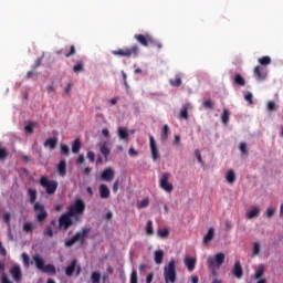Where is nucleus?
Listing matches in <instances>:
<instances>
[{
    "instance_id": "obj_1",
    "label": "nucleus",
    "mask_w": 283,
    "mask_h": 283,
    "mask_svg": "<svg viewBox=\"0 0 283 283\" xmlns=\"http://www.w3.org/2000/svg\"><path fill=\"white\" fill-rule=\"evenodd\" d=\"M85 200L77 198L74 203L69 207L67 212L76 220V222H81V216L85 213Z\"/></svg>"
},
{
    "instance_id": "obj_2",
    "label": "nucleus",
    "mask_w": 283,
    "mask_h": 283,
    "mask_svg": "<svg viewBox=\"0 0 283 283\" xmlns=\"http://www.w3.org/2000/svg\"><path fill=\"white\" fill-rule=\"evenodd\" d=\"M91 232H92L91 227L82 228V231L76 232L71 239L65 241L64 243L65 247L66 248L74 247L76 242H81V244H85V238H87V235H90Z\"/></svg>"
},
{
    "instance_id": "obj_3",
    "label": "nucleus",
    "mask_w": 283,
    "mask_h": 283,
    "mask_svg": "<svg viewBox=\"0 0 283 283\" xmlns=\"http://www.w3.org/2000/svg\"><path fill=\"white\" fill-rule=\"evenodd\" d=\"M112 54L114 56H124V59H136L140 54V48L138 44H134L130 48L114 50Z\"/></svg>"
},
{
    "instance_id": "obj_4",
    "label": "nucleus",
    "mask_w": 283,
    "mask_h": 283,
    "mask_svg": "<svg viewBox=\"0 0 283 283\" xmlns=\"http://www.w3.org/2000/svg\"><path fill=\"white\" fill-rule=\"evenodd\" d=\"M39 182L41 187L45 189L48 196H54V193H56V189H59V181L50 180L45 176H42Z\"/></svg>"
},
{
    "instance_id": "obj_5",
    "label": "nucleus",
    "mask_w": 283,
    "mask_h": 283,
    "mask_svg": "<svg viewBox=\"0 0 283 283\" xmlns=\"http://www.w3.org/2000/svg\"><path fill=\"white\" fill-rule=\"evenodd\" d=\"M164 277L166 283H176V261L171 260L164 269Z\"/></svg>"
},
{
    "instance_id": "obj_6",
    "label": "nucleus",
    "mask_w": 283,
    "mask_h": 283,
    "mask_svg": "<svg viewBox=\"0 0 283 283\" xmlns=\"http://www.w3.org/2000/svg\"><path fill=\"white\" fill-rule=\"evenodd\" d=\"M224 253L219 252L214 256L208 258V265L210 269H219L222 264H224Z\"/></svg>"
},
{
    "instance_id": "obj_7",
    "label": "nucleus",
    "mask_w": 283,
    "mask_h": 283,
    "mask_svg": "<svg viewBox=\"0 0 283 283\" xmlns=\"http://www.w3.org/2000/svg\"><path fill=\"white\" fill-rule=\"evenodd\" d=\"M169 178H171V174L164 172L161 178L159 179L160 189L167 191V193H171V191H174V185L169 182Z\"/></svg>"
},
{
    "instance_id": "obj_8",
    "label": "nucleus",
    "mask_w": 283,
    "mask_h": 283,
    "mask_svg": "<svg viewBox=\"0 0 283 283\" xmlns=\"http://www.w3.org/2000/svg\"><path fill=\"white\" fill-rule=\"evenodd\" d=\"M72 218L74 217L70 212L63 213L59 219L60 229H64V231H67L69 228L74 224Z\"/></svg>"
},
{
    "instance_id": "obj_9",
    "label": "nucleus",
    "mask_w": 283,
    "mask_h": 283,
    "mask_svg": "<svg viewBox=\"0 0 283 283\" xmlns=\"http://www.w3.org/2000/svg\"><path fill=\"white\" fill-rule=\"evenodd\" d=\"M74 271H76V275H81V265H78V261L76 259H73L70 265L66 266L65 275H67V277H72L74 275Z\"/></svg>"
},
{
    "instance_id": "obj_10",
    "label": "nucleus",
    "mask_w": 283,
    "mask_h": 283,
    "mask_svg": "<svg viewBox=\"0 0 283 283\" xmlns=\"http://www.w3.org/2000/svg\"><path fill=\"white\" fill-rule=\"evenodd\" d=\"M34 211H39L36 214L38 222H44L45 218H48V211H45V206L43 203H34L33 206Z\"/></svg>"
},
{
    "instance_id": "obj_11",
    "label": "nucleus",
    "mask_w": 283,
    "mask_h": 283,
    "mask_svg": "<svg viewBox=\"0 0 283 283\" xmlns=\"http://www.w3.org/2000/svg\"><path fill=\"white\" fill-rule=\"evenodd\" d=\"M149 143H150V154L153 160H158L160 158V153L158 151V146H156V139L154 136L149 135Z\"/></svg>"
},
{
    "instance_id": "obj_12",
    "label": "nucleus",
    "mask_w": 283,
    "mask_h": 283,
    "mask_svg": "<svg viewBox=\"0 0 283 283\" xmlns=\"http://www.w3.org/2000/svg\"><path fill=\"white\" fill-rule=\"evenodd\" d=\"M114 176H115L114 168L108 167L103 170L101 178L102 180H105V182H112L114 180Z\"/></svg>"
},
{
    "instance_id": "obj_13",
    "label": "nucleus",
    "mask_w": 283,
    "mask_h": 283,
    "mask_svg": "<svg viewBox=\"0 0 283 283\" xmlns=\"http://www.w3.org/2000/svg\"><path fill=\"white\" fill-rule=\"evenodd\" d=\"M232 273L238 280H241L242 275H244V270L242 269L240 261H235Z\"/></svg>"
},
{
    "instance_id": "obj_14",
    "label": "nucleus",
    "mask_w": 283,
    "mask_h": 283,
    "mask_svg": "<svg viewBox=\"0 0 283 283\" xmlns=\"http://www.w3.org/2000/svg\"><path fill=\"white\" fill-rule=\"evenodd\" d=\"M151 38V35L149 34H135L134 39H136L140 45H144V48H148L149 46V39Z\"/></svg>"
},
{
    "instance_id": "obj_15",
    "label": "nucleus",
    "mask_w": 283,
    "mask_h": 283,
    "mask_svg": "<svg viewBox=\"0 0 283 283\" xmlns=\"http://www.w3.org/2000/svg\"><path fill=\"white\" fill-rule=\"evenodd\" d=\"M32 260L35 263L36 269H39V271H43V268L45 266V260L42 259V256L39 254L33 255Z\"/></svg>"
},
{
    "instance_id": "obj_16",
    "label": "nucleus",
    "mask_w": 283,
    "mask_h": 283,
    "mask_svg": "<svg viewBox=\"0 0 283 283\" xmlns=\"http://www.w3.org/2000/svg\"><path fill=\"white\" fill-rule=\"evenodd\" d=\"M109 196H111V192L107 185H104V184L99 185V198H102V200H107Z\"/></svg>"
},
{
    "instance_id": "obj_17",
    "label": "nucleus",
    "mask_w": 283,
    "mask_h": 283,
    "mask_svg": "<svg viewBox=\"0 0 283 283\" xmlns=\"http://www.w3.org/2000/svg\"><path fill=\"white\" fill-rule=\"evenodd\" d=\"M254 76L256 81H264V78H266V73H264V69L262 66H255Z\"/></svg>"
},
{
    "instance_id": "obj_18",
    "label": "nucleus",
    "mask_w": 283,
    "mask_h": 283,
    "mask_svg": "<svg viewBox=\"0 0 283 283\" xmlns=\"http://www.w3.org/2000/svg\"><path fill=\"white\" fill-rule=\"evenodd\" d=\"M11 275L14 282H21V268L19 265L13 266L11 269Z\"/></svg>"
},
{
    "instance_id": "obj_19",
    "label": "nucleus",
    "mask_w": 283,
    "mask_h": 283,
    "mask_svg": "<svg viewBox=\"0 0 283 283\" xmlns=\"http://www.w3.org/2000/svg\"><path fill=\"white\" fill-rule=\"evenodd\" d=\"M216 237V230L213 228H209L207 234L203 237V244H209L211 240Z\"/></svg>"
},
{
    "instance_id": "obj_20",
    "label": "nucleus",
    "mask_w": 283,
    "mask_h": 283,
    "mask_svg": "<svg viewBox=\"0 0 283 283\" xmlns=\"http://www.w3.org/2000/svg\"><path fill=\"white\" fill-rule=\"evenodd\" d=\"M117 134L122 140H129V130H127V128L118 127Z\"/></svg>"
},
{
    "instance_id": "obj_21",
    "label": "nucleus",
    "mask_w": 283,
    "mask_h": 283,
    "mask_svg": "<svg viewBox=\"0 0 283 283\" xmlns=\"http://www.w3.org/2000/svg\"><path fill=\"white\" fill-rule=\"evenodd\" d=\"M59 144V139L56 137L49 138L44 142V147H49L52 150L56 149V145Z\"/></svg>"
},
{
    "instance_id": "obj_22",
    "label": "nucleus",
    "mask_w": 283,
    "mask_h": 283,
    "mask_svg": "<svg viewBox=\"0 0 283 283\" xmlns=\"http://www.w3.org/2000/svg\"><path fill=\"white\" fill-rule=\"evenodd\" d=\"M57 171L60 174V176H65V174H67V163L65 161V159H62L57 166Z\"/></svg>"
},
{
    "instance_id": "obj_23",
    "label": "nucleus",
    "mask_w": 283,
    "mask_h": 283,
    "mask_svg": "<svg viewBox=\"0 0 283 283\" xmlns=\"http://www.w3.org/2000/svg\"><path fill=\"white\" fill-rule=\"evenodd\" d=\"M43 273H49L50 275H56V266L54 264H46L44 268L41 270Z\"/></svg>"
},
{
    "instance_id": "obj_24",
    "label": "nucleus",
    "mask_w": 283,
    "mask_h": 283,
    "mask_svg": "<svg viewBox=\"0 0 283 283\" xmlns=\"http://www.w3.org/2000/svg\"><path fill=\"white\" fill-rule=\"evenodd\" d=\"M229 118H231V112L228 108H223L221 123H223V125H229Z\"/></svg>"
},
{
    "instance_id": "obj_25",
    "label": "nucleus",
    "mask_w": 283,
    "mask_h": 283,
    "mask_svg": "<svg viewBox=\"0 0 283 283\" xmlns=\"http://www.w3.org/2000/svg\"><path fill=\"white\" fill-rule=\"evenodd\" d=\"M185 264H186L188 271H193V269H196V259L195 258H186Z\"/></svg>"
},
{
    "instance_id": "obj_26",
    "label": "nucleus",
    "mask_w": 283,
    "mask_h": 283,
    "mask_svg": "<svg viewBox=\"0 0 283 283\" xmlns=\"http://www.w3.org/2000/svg\"><path fill=\"white\" fill-rule=\"evenodd\" d=\"M28 196H29V200L31 202V205H35L36 203V190L35 189H32V188H29L28 189Z\"/></svg>"
},
{
    "instance_id": "obj_27",
    "label": "nucleus",
    "mask_w": 283,
    "mask_h": 283,
    "mask_svg": "<svg viewBox=\"0 0 283 283\" xmlns=\"http://www.w3.org/2000/svg\"><path fill=\"white\" fill-rule=\"evenodd\" d=\"M169 83L172 87H180L182 85V77L176 75L175 78L169 80Z\"/></svg>"
},
{
    "instance_id": "obj_28",
    "label": "nucleus",
    "mask_w": 283,
    "mask_h": 283,
    "mask_svg": "<svg viewBox=\"0 0 283 283\" xmlns=\"http://www.w3.org/2000/svg\"><path fill=\"white\" fill-rule=\"evenodd\" d=\"M165 258V252L163 250L155 251V262L156 264H163V259Z\"/></svg>"
},
{
    "instance_id": "obj_29",
    "label": "nucleus",
    "mask_w": 283,
    "mask_h": 283,
    "mask_svg": "<svg viewBox=\"0 0 283 283\" xmlns=\"http://www.w3.org/2000/svg\"><path fill=\"white\" fill-rule=\"evenodd\" d=\"M226 180L230 185H233V182H235V171H233V169L228 170L227 176H226Z\"/></svg>"
},
{
    "instance_id": "obj_30",
    "label": "nucleus",
    "mask_w": 283,
    "mask_h": 283,
    "mask_svg": "<svg viewBox=\"0 0 283 283\" xmlns=\"http://www.w3.org/2000/svg\"><path fill=\"white\" fill-rule=\"evenodd\" d=\"M234 83L235 85H239V87H244V85H247V81L242 77L241 74H237L234 76Z\"/></svg>"
},
{
    "instance_id": "obj_31",
    "label": "nucleus",
    "mask_w": 283,
    "mask_h": 283,
    "mask_svg": "<svg viewBox=\"0 0 283 283\" xmlns=\"http://www.w3.org/2000/svg\"><path fill=\"white\" fill-rule=\"evenodd\" d=\"M99 151L102 156L105 157L107 160L111 154L109 147H107V143H104V145L99 147Z\"/></svg>"
},
{
    "instance_id": "obj_32",
    "label": "nucleus",
    "mask_w": 283,
    "mask_h": 283,
    "mask_svg": "<svg viewBox=\"0 0 283 283\" xmlns=\"http://www.w3.org/2000/svg\"><path fill=\"white\" fill-rule=\"evenodd\" d=\"M85 70V64L83 63V61H78L74 66H73V72H75V74H78L81 72H84Z\"/></svg>"
},
{
    "instance_id": "obj_33",
    "label": "nucleus",
    "mask_w": 283,
    "mask_h": 283,
    "mask_svg": "<svg viewBox=\"0 0 283 283\" xmlns=\"http://www.w3.org/2000/svg\"><path fill=\"white\" fill-rule=\"evenodd\" d=\"M260 216V208L254 207L250 212H248L249 220H253V218H258Z\"/></svg>"
},
{
    "instance_id": "obj_34",
    "label": "nucleus",
    "mask_w": 283,
    "mask_h": 283,
    "mask_svg": "<svg viewBox=\"0 0 283 283\" xmlns=\"http://www.w3.org/2000/svg\"><path fill=\"white\" fill-rule=\"evenodd\" d=\"M73 154H78L81 151V139H75L72 144Z\"/></svg>"
},
{
    "instance_id": "obj_35",
    "label": "nucleus",
    "mask_w": 283,
    "mask_h": 283,
    "mask_svg": "<svg viewBox=\"0 0 283 283\" xmlns=\"http://www.w3.org/2000/svg\"><path fill=\"white\" fill-rule=\"evenodd\" d=\"M261 251H262V247L260 245V242H254L253 243V249H252L253 258H255V255H260Z\"/></svg>"
},
{
    "instance_id": "obj_36",
    "label": "nucleus",
    "mask_w": 283,
    "mask_h": 283,
    "mask_svg": "<svg viewBox=\"0 0 283 283\" xmlns=\"http://www.w3.org/2000/svg\"><path fill=\"white\" fill-rule=\"evenodd\" d=\"M32 231H34V223L32 222H25L23 224V232L24 233H32Z\"/></svg>"
},
{
    "instance_id": "obj_37",
    "label": "nucleus",
    "mask_w": 283,
    "mask_h": 283,
    "mask_svg": "<svg viewBox=\"0 0 283 283\" xmlns=\"http://www.w3.org/2000/svg\"><path fill=\"white\" fill-rule=\"evenodd\" d=\"M34 126H36L35 122H30L27 126H24L25 134H34Z\"/></svg>"
},
{
    "instance_id": "obj_38",
    "label": "nucleus",
    "mask_w": 283,
    "mask_h": 283,
    "mask_svg": "<svg viewBox=\"0 0 283 283\" xmlns=\"http://www.w3.org/2000/svg\"><path fill=\"white\" fill-rule=\"evenodd\" d=\"M146 233H147V235H154V221H151V220L147 221Z\"/></svg>"
},
{
    "instance_id": "obj_39",
    "label": "nucleus",
    "mask_w": 283,
    "mask_h": 283,
    "mask_svg": "<svg viewBox=\"0 0 283 283\" xmlns=\"http://www.w3.org/2000/svg\"><path fill=\"white\" fill-rule=\"evenodd\" d=\"M148 43L150 45H154V48H157L158 50H163V43H160L158 40L154 39V36H151V35H150Z\"/></svg>"
},
{
    "instance_id": "obj_40",
    "label": "nucleus",
    "mask_w": 283,
    "mask_h": 283,
    "mask_svg": "<svg viewBox=\"0 0 283 283\" xmlns=\"http://www.w3.org/2000/svg\"><path fill=\"white\" fill-rule=\"evenodd\" d=\"M169 138V125L165 124L161 130V140Z\"/></svg>"
},
{
    "instance_id": "obj_41",
    "label": "nucleus",
    "mask_w": 283,
    "mask_h": 283,
    "mask_svg": "<svg viewBox=\"0 0 283 283\" xmlns=\"http://www.w3.org/2000/svg\"><path fill=\"white\" fill-rule=\"evenodd\" d=\"M21 258L24 269H30V256L28 255V253L23 252Z\"/></svg>"
},
{
    "instance_id": "obj_42",
    "label": "nucleus",
    "mask_w": 283,
    "mask_h": 283,
    "mask_svg": "<svg viewBox=\"0 0 283 283\" xmlns=\"http://www.w3.org/2000/svg\"><path fill=\"white\" fill-rule=\"evenodd\" d=\"M263 275H264V265L261 264V265H259V268L254 274V277H255V280H260L261 277H263Z\"/></svg>"
},
{
    "instance_id": "obj_43",
    "label": "nucleus",
    "mask_w": 283,
    "mask_h": 283,
    "mask_svg": "<svg viewBox=\"0 0 283 283\" xmlns=\"http://www.w3.org/2000/svg\"><path fill=\"white\" fill-rule=\"evenodd\" d=\"M258 61H259L260 65H263V66L271 65V56H269V55L260 57Z\"/></svg>"
},
{
    "instance_id": "obj_44",
    "label": "nucleus",
    "mask_w": 283,
    "mask_h": 283,
    "mask_svg": "<svg viewBox=\"0 0 283 283\" xmlns=\"http://www.w3.org/2000/svg\"><path fill=\"white\" fill-rule=\"evenodd\" d=\"M92 283H101V273L93 272L91 275Z\"/></svg>"
},
{
    "instance_id": "obj_45",
    "label": "nucleus",
    "mask_w": 283,
    "mask_h": 283,
    "mask_svg": "<svg viewBox=\"0 0 283 283\" xmlns=\"http://www.w3.org/2000/svg\"><path fill=\"white\" fill-rule=\"evenodd\" d=\"M157 235H159V238H169V229H159Z\"/></svg>"
},
{
    "instance_id": "obj_46",
    "label": "nucleus",
    "mask_w": 283,
    "mask_h": 283,
    "mask_svg": "<svg viewBox=\"0 0 283 283\" xmlns=\"http://www.w3.org/2000/svg\"><path fill=\"white\" fill-rule=\"evenodd\" d=\"M145 207H149V198L143 199V200L137 205V208H138V209H145Z\"/></svg>"
},
{
    "instance_id": "obj_47",
    "label": "nucleus",
    "mask_w": 283,
    "mask_h": 283,
    "mask_svg": "<svg viewBox=\"0 0 283 283\" xmlns=\"http://www.w3.org/2000/svg\"><path fill=\"white\" fill-rule=\"evenodd\" d=\"M130 283H138V272H136V270L132 271Z\"/></svg>"
},
{
    "instance_id": "obj_48",
    "label": "nucleus",
    "mask_w": 283,
    "mask_h": 283,
    "mask_svg": "<svg viewBox=\"0 0 283 283\" xmlns=\"http://www.w3.org/2000/svg\"><path fill=\"white\" fill-rule=\"evenodd\" d=\"M44 235H48L49 238H53L54 237V231L52 230L51 226H46V228L44 230Z\"/></svg>"
},
{
    "instance_id": "obj_49",
    "label": "nucleus",
    "mask_w": 283,
    "mask_h": 283,
    "mask_svg": "<svg viewBox=\"0 0 283 283\" xmlns=\"http://www.w3.org/2000/svg\"><path fill=\"white\" fill-rule=\"evenodd\" d=\"M180 118H184L185 120L189 119V111H187V107H184L180 112Z\"/></svg>"
},
{
    "instance_id": "obj_50",
    "label": "nucleus",
    "mask_w": 283,
    "mask_h": 283,
    "mask_svg": "<svg viewBox=\"0 0 283 283\" xmlns=\"http://www.w3.org/2000/svg\"><path fill=\"white\" fill-rule=\"evenodd\" d=\"M74 54H76V46L71 45L69 53H65L64 56H66V59H70V56H74Z\"/></svg>"
},
{
    "instance_id": "obj_51",
    "label": "nucleus",
    "mask_w": 283,
    "mask_h": 283,
    "mask_svg": "<svg viewBox=\"0 0 283 283\" xmlns=\"http://www.w3.org/2000/svg\"><path fill=\"white\" fill-rule=\"evenodd\" d=\"M8 158V149L0 147V160H6Z\"/></svg>"
},
{
    "instance_id": "obj_52",
    "label": "nucleus",
    "mask_w": 283,
    "mask_h": 283,
    "mask_svg": "<svg viewBox=\"0 0 283 283\" xmlns=\"http://www.w3.org/2000/svg\"><path fill=\"white\" fill-rule=\"evenodd\" d=\"M61 154H63V156H70V147H67V145H61Z\"/></svg>"
},
{
    "instance_id": "obj_53",
    "label": "nucleus",
    "mask_w": 283,
    "mask_h": 283,
    "mask_svg": "<svg viewBox=\"0 0 283 283\" xmlns=\"http://www.w3.org/2000/svg\"><path fill=\"white\" fill-rule=\"evenodd\" d=\"M275 208H268L265 212L266 218H273V216H275Z\"/></svg>"
},
{
    "instance_id": "obj_54",
    "label": "nucleus",
    "mask_w": 283,
    "mask_h": 283,
    "mask_svg": "<svg viewBox=\"0 0 283 283\" xmlns=\"http://www.w3.org/2000/svg\"><path fill=\"white\" fill-rule=\"evenodd\" d=\"M195 155L197 157L198 163H200V165L203 166L205 165V160H202V155L200 154V150L196 149L195 150Z\"/></svg>"
},
{
    "instance_id": "obj_55",
    "label": "nucleus",
    "mask_w": 283,
    "mask_h": 283,
    "mask_svg": "<svg viewBox=\"0 0 283 283\" xmlns=\"http://www.w3.org/2000/svg\"><path fill=\"white\" fill-rule=\"evenodd\" d=\"M203 107H206V109H213V102L211 99L205 101Z\"/></svg>"
},
{
    "instance_id": "obj_56",
    "label": "nucleus",
    "mask_w": 283,
    "mask_h": 283,
    "mask_svg": "<svg viewBox=\"0 0 283 283\" xmlns=\"http://www.w3.org/2000/svg\"><path fill=\"white\" fill-rule=\"evenodd\" d=\"M241 154H249V149L247 148V143L242 142L239 147Z\"/></svg>"
},
{
    "instance_id": "obj_57",
    "label": "nucleus",
    "mask_w": 283,
    "mask_h": 283,
    "mask_svg": "<svg viewBox=\"0 0 283 283\" xmlns=\"http://www.w3.org/2000/svg\"><path fill=\"white\" fill-rule=\"evenodd\" d=\"M244 98H245V101H248V103H250V105H253V93L248 92V93L244 95Z\"/></svg>"
},
{
    "instance_id": "obj_58",
    "label": "nucleus",
    "mask_w": 283,
    "mask_h": 283,
    "mask_svg": "<svg viewBox=\"0 0 283 283\" xmlns=\"http://www.w3.org/2000/svg\"><path fill=\"white\" fill-rule=\"evenodd\" d=\"M10 218H12V214H10V212L3 213V220H4L6 224H8V227H10Z\"/></svg>"
},
{
    "instance_id": "obj_59",
    "label": "nucleus",
    "mask_w": 283,
    "mask_h": 283,
    "mask_svg": "<svg viewBox=\"0 0 283 283\" xmlns=\"http://www.w3.org/2000/svg\"><path fill=\"white\" fill-rule=\"evenodd\" d=\"M87 159L90 160V163H94V160H96V155L94 154V151L90 150L87 153Z\"/></svg>"
},
{
    "instance_id": "obj_60",
    "label": "nucleus",
    "mask_w": 283,
    "mask_h": 283,
    "mask_svg": "<svg viewBox=\"0 0 283 283\" xmlns=\"http://www.w3.org/2000/svg\"><path fill=\"white\" fill-rule=\"evenodd\" d=\"M268 111L275 112V102L271 101L268 103Z\"/></svg>"
},
{
    "instance_id": "obj_61",
    "label": "nucleus",
    "mask_w": 283,
    "mask_h": 283,
    "mask_svg": "<svg viewBox=\"0 0 283 283\" xmlns=\"http://www.w3.org/2000/svg\"><path fill=\"white\" fill-rule=\"evenodd\" d=\"M55 91H56V88L54 87L53 84H49V85L46 86V92H49V94H52V93H54Z\"/></svg>"
},
{
    "instance_id": "obj_62",
    "label": "nucleus",
    "mask_w": 283,
    "mask_h": 283,
    "mask_svg": "<svg viewBox=\"0 0 283 283\" xmlns=\"http://www.w3.org/2000/svg\"><path fill=\"white\" fill-rule=\"evenodd\" d=\"M151 282H154V272H150L146 277V283H151Z\"/></svg>"
},
{
    "instance_id": "obj_63",
    "label": "nucleus",
    "mask_w": 283,
    "mask_h": 283,
    "mask_svg": "<svg viewBox=\"0 0 283 283\" xmlns=\"http://www.w3.org/2000/svg\"><path fill=\"white\" fill-rule=\"evenodd\" d=\"M70 92H72V82H70L64 88V94H70Z\"/></svg>"
},
{
    "instance_id": "obj_64",
    "label": "nucleus",
    "mask_w": 283,
    "mask_h": 283,
    "mask_svg": "<svg viewBox=\"0 0 283 283\" xmlns=\"http://www.w3.org/2000/svg\"><path fill=\"white\" fill-rule=\"evenodd\" d=\"M118 191V180H116L113 185V193H116Z\"/></svg>"
}]
</instances>
